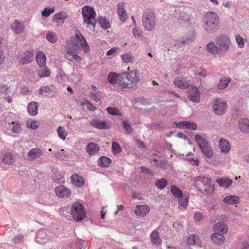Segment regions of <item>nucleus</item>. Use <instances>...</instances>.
I'll return each instance as SVG.
<instances>
[{"mask_svg":"<svg viewBox=\"0 0 249 249\" xmlns=\"http://www.w3.org/2000/svg\"><path fill=\"white\" fill-rule=\"evenodd\" d=\"M74 37V38H72L71 40V43L74 46L70 47L67 49L66 53H64V57L71 62L74 60L77 63H80L82 58L77 54V52L76 48L78 44V41L81 42V45L84 53H87L89 51V47L85 37L80 32L78 31L76 33Z\"/></svg>","mask_w":249,"mask_h":249,"instance_id":"f257e3e1","label":"nucleus"},{"mask_svg":"<svg viewBox=\"0 0 249 249\" xmlns=\"http://www.w3.org/2000/svg\"><path fill=\"white\" fill-rule=\"evenodd\" d=\"M194 186L199 191L206 194L213 193L214 185L212 183V178L205 176H198L193 178Z\"/></svg>","mask_w":249,"mask_h":249,"instance_id":"f03ea898","label":"nucleus"},{"mask_svg":"<svg viewBox=\"0 0 249 249\" xmlns=\"http://www.w3.org/2000/svg\"><path fill=\"white\" fill-rule=\"evenodd\" d=\"M205 29L209 33L215 32L219 29L220 20L217 14L214 12L207 13L203 18Z\"/></svg>","mask_w":249,"mask_h":249,"instance_id":"7ed1b4c3","label":"nucleus"},{"mask_svg":"<svg viewBox=\"0 0 249 249\" xmlns=\"http://www.w3.org/2000/svg\"><path fill=\"white\" fill-rule=\"evenodd\" d=\"M82 13L83 17L84 23H86L88 27L91 26L93 28H95L96 15L94 9L89 6H85L82 8Z\"/></svg>","mask_w":249,"mask_h":249,"instance_id":"20e7f679","label":"nucleus"},{"mask_svg":"<svg viewBox=\"0 0 249 249\" xmlns=\"http://www.w3.org/2000/svg\"><path fill=\"white\" fill-rule=\"evenodd\" d=\"M142 22L144 29L148 31L153 30L155 25V17L153 10H145L142 15Z\"/></svg>","mask_w":249,"mask_h":249,"instance_id":"39448f33","label":"nucleus"},{"mask_svg":"<svg viewBox=\"0 0 249 249\" xmlns=\"http://www.w3.org/2000/svg\"><path fill=\"white\" fill-rule=\"evenodd\" d=\"M195 140L203 154L209 159L212 158L213 155V151L208 142L199 135H195Z\"/></svg>","mask_w":249,"mask_h":249,"instance_id":"423d86ee","label":"nucleus"},{"mask_svg":"<svg viewBox=\"0 0 249 249\" xmlns=\"http://www.w3.org/2000/svg\"><path fill=\"white\" fill-rule=\"evenodd\" d=\"M71 214L75 221L83 220L86 214L83 205L78 201L73 203L71 208Z\"/></svg>","mask_w":249,"mask_h":249,"instance_id":"0eeeda50","label":"nucleus"},{"mask_svg":"<svg viewBox=\"0 0 249 249\" xmlns=\"http://www.w3.org/2000/svg\"><path fill=\"white\" fill-rule=\"evenodd\" d=\"M213 112L218 115L224 114L227 108V104L221 98H216L213 103Z\"/></svg>","mask_w":249,"mask_h":249,"instance_id":"6e6552de","label":"nucleus"},{"mask_svg":"<svg viewBox=\"0 0 249 249\" xmlns=\"http://www.w3.org/2000/svg\"><path fill=\"white\" fill-rule=\"evenodd\" d=\"M216 43L219 47L221 52H227L230 49L231 41L229 37L226 35H221L217 37Z\"/></svg>","mask_w":249,"mask_h":249,"instance_id":"1a4fd4ad","label":"nucleus"},{"mask_svg":"<svg viewBox=\"0 0 249 249\" xmlns=\"http://www.w3.org/2000/svg\"><path fill=\"white\" fill-rule=\"evenodd\" d=\"M188 98L194 103H197L200 100V93L198 88L194 85H189L187 88Z\"/></svg>","mask_w":249,"mask_h":249,"instance_id":"9d476101","label":"nucleus"},{"mask_svg":"<svg viewBox=\"0 0 249 249\" xmlns=\"http://www.w3.org/2000/svg\"><path fill=\"white\" fill-rule=\"evenodd\" d=\"M18 58L19 59V63L22 65L31 63L34 59L33 50H26L18 56Z\"/></svg>","mask_w":249,"mask_h":249,"instance_id":"9b49d317","label":"nucleus"},{"mask_svg":"<svg viewBox=\"0 0 249 249\" xmlns=\"http://www.w3.org/2000/svg\"><path fill=\"white\" fill-rule=\"evenodd\" d=\"M195 39L194 35L190 33L186 35L185 37L182 38L181 39H176L175 40V45L178 47H182L189 43L191 42Z\"/></svg>","mask_w":249,"mask_h":249,"instance_id":"f8f14e48","label":"nucleus"},{"mask_svg":"<svg viewBox=\"0 0 249 249\" xmlns=\"http://www.w3.org/2000/svg\"><path fill=\"white\" fill-rule=\"evenodd\" d=\"M55 193L56 196L59 197H68L71 195V190L63 185L56 187Z\"/></svg>","mask_w":249,"mask_h":249,"instance_id":"ddd939ff","label":"nucleus"},{"mask_svg":"<svg viewBox=\"0 0 249 249\" xmlns=\"http://www.w3.org/2000/svg\"><path fill=\"white\" fill-rule=\"evenodd\" d=\"M43 154V151L39 148H35L31 149L28 153L27 159L29 161H34L39 159Z\"/></svg>","mask_w":249,"mask_h":249,"instance_id":"4468645a","label":"nucleus"},{"mask_svg":"<svg viewBox=\"0 0 249 249\" xmlns=\"http://www.w3.org/2000/svg\"><path fill=\"white\" fill-rule=\"evenodd\" d=\"M150 212V208L147 205H137L135 209L134 213L138 216L143 217Z\"/></svg>","mask_w":249,"mask_h":249,"instance_id":"2eb2a0df","label":"nucleus"},{"mask_svg":"<svg viewBox=\"0 0 249 249\" xmlns=\"http://www.w3.org/2000/svg\"><path fill=\"white\" fill-rule=\"evenodd\" d=\"M124 3L120 2L118 3L117 7V14L118 15L120 20L123 22H125L127 18V14L124 9Z\"/></svg>","mask_w":249,"mask_h":249,"instance_id":"dca6fc26","label":"nucleus"},{"mask_svg":"<svg viewBox=\"0 0 249 249\" xmlns=\"http://www.w3.org/2000/svg\"><path fill=\"white\" fill-rule=\"evenodd\" d=\"M11 28L16 34H20L24 31L25 25L24 22L15 20L12 24Z\"/></svg>","mask_w":249,"mask_h":249,"instance_id":"f3484780","label":"nucleus"},{"mask_svg":"<svg viewBox=\"0 0 249 249\" xmlns=\"http://www.w3.org/2000/svg\"><path fill=\"white\" fill-rule=\"evenodd\" d=\"M213 231L214 232H217L224 235L228 232V227L226 224L223 222H219L214 224L213 227Z\"/></svg>","mask_w":249,"mask_h":249,"instance_id":"a211bd4d","label":"nucleus"},{"mask_svg":"<svg viewBox=\"0 0 249 249\" xmlns=\"http://www.w3.org/2000/svg\"><path fill=\"white\" fill-rule=\"evenodd\" d=\"M36 242L39 244H45L49 240L47 235L46 230L44 229H40L37 231L36 238Z\"/></svg>","mask_w":249,"mask_h":249,"instance_id":"6ab92c4d","label":"nucleus"},{"mask_svg":"<svg viewBox=\"0 0 249 249\" xmlns=\"http://www.w3.org/2000/svg\"><path fill=\"white\" fill-rule=\"evenodd\" d=\"M124 75L123 73H121V75L119 77L117 83L115 85H117V91H119L120 90H122L124 89L131 88L132 86H129V84L126 82L124 81Z\"/></svg>","mask_w":249,"mask_h":249,"instance_id":"aec40b11","label":"nucleus"},{"mask_svg":"<svg viewBox=\"0 0 249 249\" xmlns=\"http://www.w3.org/2000/svg\"><path fill=\"white\" fill-rule=\"evenodd\" d=\"M71 181L72 184L77 187H81L85 184V180L83 177L77 174H74L71 176Z\"/></svg>","mask_w":249,"mask_h":249,"instance_id":"412c9836","label":"nucleus"},{"mask_svg":"<svg viewBox=\"0 0 249 249\" xmlns=\"http://www.w3.org/2000/svg\"><path fill=\"white\" fill-rule=\"evenodd\" d=\"M124 75V77H126L127 80L130 82L132 87L136 85L138 82V77L137 76L136 72L134 71H130L129 73L124 72L123 73Z\"/></svg>","mask_w":249,"mask_h":249,"instance_id":"4be33fe9","label":"nucleus"},{"mask_svg":"<svg viewBox=\"0 0 249 249\" xmlns=\"http://www.w3.org/2000/svg\"><path fill=\"white\" fill-rule=\"evenodd\" d=\"M219 148L224 154H227L231 149L229 142L225 139L221 138L219 142Z\"/></svg>","mask_w":249,"mask_h":249,"instance_id":"5701e85b","label":"nucleus"},{"mask_svg":"<svg viewBox=\"0 0 249 249\" xmlns=\"http://www.w3.org/2000/svg\"><path fill=\"white\" fill-rule=\"evenodd\" d=\"M38 107L39 105L37 102L35 101L31 102L27 106L28 113L33 116L36 115L38 113Z\"/></svg>","mask_w":249,"mask_h":249,"instance_id":"b1692460","label":"nucleus"},{"mask_svg":"<svg viewBox=\"0 0 249 249\" xmlns=\"http://www.w3.org/2000/svg\"><path fill=\"white\" fill-rule=\"evenodd\" d=\"M174 82L177 87L181 89H186L189 86L185 78L182 77H177L174 79Z\"/></svg>","mask_w":249,"mask_h":249,"instance_id":"393cba45","label":"nucleus"},{"mask_svg":"<svg viewBox=\"0 0 249 249\" xmlns=\"http://www.w3.org/2000/svg\"><path fill=\"white\" fill-rule=\"evenodd\" d=\"M67 14L66 12H59L54 15L53 20L54 22L58 24H63L64 23L65 20L67 18Z\"/></svg>","mask_w":249,"mask_h":249,"instance_id":"a878e982","label":"nucleus"},{"mask_svg":"<svg viewBox=\"0 0 249 249\" xmlns=\"http://www.w3.org/2000/svg\"><path fill=\"white\" fill-rule=\"evenodd\" d=\"M238 127L243 132L249 133V120L246 118L240 119L238 123Z\"/></svg>","mask_w":249,"mask_h":249,"instance_id":"bb28decb","label":"nucleus"},{"mask_svg":"<svg viewBox=\"0 0 249 249\" xmlns=\"http://www.w3.org/2000/svg\"><path fill=\"white\" fill-rule=\"evenodd\" d=\"M216 182L222 187L229 188L232 184V180L228 178H218L216 179Z\"/></svg>","mask_w":249,"mask_h":249,"instance_id":"cd10ccee","label":"nucleus"},{"mask_svg":"<svg viewBox=\"0 0 249 249\" xmlns=\"http://www.w3.org/2000/svg\"><path fill=\"white\" fill-rule=\"evenodd\" d=\"M187 243L188 245H196L201 247V241L199 237L195 234L191 235L188 237Z\"/></svg>","mask_w":249,"mask_h":249,"instance_id":"c85d7f7f","label":"nucleus"},{"mask_svg":"<svg viewBox=\"0 0 249 249\" xmlns=\"http://www.w3.org/2000/svg\"><path fill=\"white\" fill-rule=\"evenodd\" d=\"M99 150L98 145L94 142H90L87 146V152L89 155H94L97 154Z\"/></svg>","mask_w":249,"mask_h":249,"instance_id":"c756f323","label":"nucleus"},{"mask_svg":"<svg viewBox=\"0 0 249 249\" xmlns=\"http://www.w3.org/2000/svg\"><path fill=\"white\" fill-rule=\"evenodd\" d=\"M213 242L216 245H221L225 241V237L222 234L214 232L211 236Z\"/></svg>","mask_w":249,"mask_h":249,"instance_id":"7c9ffc66","label":"nucleus"},{"mask_svg":"<svg viewBox=\"0 0 249 249\" xmlns=\"http://www.w3.org/2000/svg\"><path fill=\"white\" fill-rule=\"evenodd\" d=\"M223 201L225 203L229 205L237 204L240 202V198L236 196H228L225 197Z\"/></svg>","mask_w":249,"mask_h":249,"instance_id":"2f4dec72","label":"nucleus"},{"mask_svg":"<svg viewBox=\"0 0 249 249\" xmlns=\"http://www.w3.org/2000/svg\"><path fill=\"white\" fill-rule=\"evenodd\" d=\"M36 60L40 67L45 66L46 60L45 54L41 51H38L36 53Z\"/></svg>","mask_w":249,"mask_h":249,"instance_id":"473e14b6","label":"nucleus"},{"mask_svg":"<svg viewBox=\"0 0 249 249\" xmlns=\"http://www.w3.org/2000/svg\"><path fill=\"white\" fill-rule=\"evenodd\" d=\"M90 125L94 128L100 129H106L108 128L106 122L101 121L98 120H93L91 121L90 122Z\"/></svg>","mask_w":249,"mask_h":249,"instance_id":"72a5a7b5","label":"nucleus"},{"mask_svg":"<svg viewBox=\"0 0 249 249\" xmlns=\"http://www.w3.org/2000/svg\"><path fill=\"white\" fill-rule=\"evenodd\" d=\"M150 238L153 244L155 245L157 247L161 246V239L157 231L155 230L151 232Z\"/></svg>","mask_w":249,"mask_h":249,"instance_id":"f704fd0d","label":"nucleus"},{"mask_svg":"<svg viewBox=\"0 0 249 249\" xmlns=\"http://www.w3.org/2000/svg\"><path fill=\"white\" fill-rule=\"evenodd\" d=\"M206 49L210 53L217 55L220 53L221 51L213 42H211L207 44Z\"/></svg>","mask_w":249,"mask_h":249,"instance_id":"c9c22d12","label":"nucleus"},{"mask_svg":"<svg viewBox=\"0 0 249 249\" xmlns=\"http://www.w3.org/2000/svg\"><path fill=\"white\" fill-rule=\"evenodd\" d=\"M97 162L100 167L107 168L110 166L111 160L107 157L102 156L98 159Z\"/></svg>","mask_w":249,"mask_h":249,"instance_id":"e433bc0d","label":"nucleus"},{"mask_svg":"<svg viewBox=\"0 0 249 249\" xmlns=\"http://www.w3.org/2000/svg\"><path fill=\"white\" fill-rule=\"evenodd\" d=\"M98 22L101 27L104 30H107L110 28V24L109 20L105 17L98 18Z\"/></svg>","mask_w":249,"mask_h":249,"instance_id":"4c0bfd02","label":"nucleus"},{"mask_svg":"<svg viewBox=\"0 0 249 249\" xmlns=\"http://www.w3.org/2000/svg\"><path fill=\"white\" fill-rule=\"evenodd\" d=\"M121 74V73H117L114 72H110L108 74L107 77L108 82L112 85H115Z\"/></svg>","mask_w":249,"mask_h":249,"instance_id":"58836bf2","label":"nucleus"},{"mask_svg":"<svg viewBox=\"0 0 249 249\" xmlns=\"http://www.w3.org/2000/svg\"><path fill=\"white\" fill-rule=\"evenodd\" d=\"M170 191L171 194L174 197L177 198H181L183 197V194L181 190L177 186L172 185L170 187Z\"/></svg>","mask_w":249,"mask_h":249,"instance_id":"ea45409f","label":"nucleus"},{"mask_svg":"<svg viewBox=\"0 0 249 249\" xmlns=\"http://www.w3.org/2000/svg\"><path fill=\"white\" fill-rule=\"evenodd\" d=\"M2 161L7 165H13L14 160L13 155L10 153H6L2 157Z\"/></svg>","mask_w":249,"mask_h":249,"instance_id":"a19ab883","label":"nucleus"},{"mask_svg":"<svg viewBox=\"0 0 249 249\" xmlns=\"http://www.w3.org/2000/svg\"><path fill=\"white\" fill-rule=\"evenodd\" d=\"M231 79L229 76H225L220 79L219 83L217 85V88L220 89H223L227 87Z\"/></svg>","mask_w":249,"mask_h":249,"instance_id":"79ce46f5","label":"nucleus"},{"mask_svg":"<svg viewBox=\"0 0 249 249\" xmlns=\"http://www.w3.org/2000/svg\"><path fill=\"white\" fill-rule=\"evenodd\" d=\"M21 124L18 121H13L9 125L10 129L14 133H18L20 132Z\"/></svg>","mask_w":249,"mask_h":249,"instance_id":"37998d69","label":"nucleus"},{"mask_svg":"<svg viewBox=\"0 0 249 249\" xmlns=\"http://www.w3.org/2000/svg\"><path fill=\"white\" fill-rule=\"evenodd\" d=\"M52 89L49 86H41L38 90V93L44 96H48L51 93Z\"/></svg>","mask_w":249,"mask_h":249,"instance_id":"c03bdc74","label":"nucleus"},{"mask_svg":"<svg viewBox=\"0 0 249 249\" xmlns=\"http://www.w3.org/2000/svg\"><path fill=\"white\" fill-rule=\"evenodd\" d=\"M51 72L46 67H40L38 71V75L39 77H49Z\"/></svg>","mask_w":249,"mask_h":249,"instance_id":"a18cd8bd","label":"nucleus"},{"mask_svg":"<svg viewBox=\"0 0 249 249\" xmlns=\"http://www.w3.org/2000/svg\"><path fill=\"white\" fill-rule=\"evenodd\" d=\"M168 182L166 179L162 178L158 179L155 182V186L159 189H163L167 185Z\"/></svg>","mask_w":249,"mask_h":249,"instance_id":"49530a36","label":"nucleus"},{"mask_svg":"<svg viewBox=\"0 0 249 249\" xmlns=\"http://www.w3.org/2000/svg\"><path fill=\"white\" fill-rule=\"evenodd\" d=\"M178 199V208L181 210L184 211L188 204V198L182 197L181 198Z\"/></svg>","mask_w":249,"mask_h":249,"instance_id":"de8ad7c7","label":"nucleus"},{"mask_svg":"<svg viewBox=\"0 0 249 249\" xmlns=\"http://www.w3.org/2000/svg\"><path fill=\"white\" fill-rule=\"evenodd\" d=\"M57 133L58 137L63 140H65L67 136V132L62 126H59L57 129Z\"/></svg>","mask_w":249,"mask_h":249,"instance_id":"09e8293b","label":"nucleus"},{"mask_svg":"<svg viewBox=\"0 0 249 249\" xmlns=\"http://www.w3.org/2000/svg\"><path fill=\"white\" fill-rule=\"evenodd\" d=\"M121 59L124 63H129L134 61V57L130 53H125L121 55Z\"/></svg>","mask_w":249,"mask_h":249,"instance_id":"8fccbe9b","label":"nucleus"},{"mask_svg":"<svg viewBox=\"0 0 249 249\" xmlns=\"http://www.w3.org/2000/svg\"><path fill=\"white\" fill-rule=\"evenodd\" d=\"M46 39L51 43H54L57 40L56 34L52 32H49L46 36Z\"/></svg>","mask_w":249,"mask_h":249,"instance_id":"3c124183","label":"nucleus"},{"mask_svg":"<svg viewBox=\"0 0 249 249\" xmlns=\"http://www.w3.org/2000/svg\"><path fill=\"white\" fill-rule=\"evenodd\" d=\"M10 93V88L6 85L0 84V97H2L3 95H7Z\"/></svg>","mask_w":249,"mask_h":249,"instance_id":"603ef678","label":"nucleus"},{"mask_svg":"<svg viewBox=\"0 0 249 249\" xmlns=\"http://www.w3.org/2000/svg\"><path fill=\"white\" fill-rule=\"evenodd\" d=\"M106 110L109 114L119 116H121L122 115V114L120 112L119 109L116 107H108L107 108Z\"/></svg>","mask_w":249,"mask_h":249,"instance_id":"864d4df0","label":"nucleus"},{"mask_svg":"<svg viewBox=\"0 0 249 249\" xmlns=\"http://www.w3.org/2000/svg\"><path fill=\"white\" fill-rule=\"evenodd\" d=\"M54 157L55 158L61 160H64L68 158L64 149H61L59 151L55 153Z\"/></svg>","mask_w":249,"mask_h":249,"instance_id":"5fc2aeb1","label":"nucleus"},{"mask_svg":"<svg viewBox=\"0 0 249 249\" xmlns=\"http://www.w3.org/2000/svg\"><path fill=\"white\" fill-rule=\"evenodd\" d=\"M236 42L239 48H243L245 46V40L240 35H237L235 36Z\"/></svg>","mask_w":249,"mask_h":249,"instance_id":"6e6d98bb","label":"nucleus"},{"mask_svg":"<svg viewBox=\"0 0 249 249\" xmlns=\"http://www.w3.org/2000/svg\"><path fill=\"white\" fill-rule=\"evenodd\" d=\"M132 34L135 38L141 37L143 35L142 31L136 26L133 28Z\"/></svg>","mask_w":249,"mask_h":249,"instance_id":"4d7b16f0","label":"nucleus"},{"mask_svg":"<svg viewBox=\"0 0 249 249\" xmlns=\"http://www.w3.org/2000/svg\"><path fill=\"white\" fill-rule=\"evenodd\" d=\"M88 246L86 241L78 239L76 242V247L78 249H85Z\"/></svg>","mask_w":249,"mask_h":249,"instance_id":"13d9d810","label":"nucleus"},{"mask_svg":"<svg viewBox=\"0 0 249 249\" xmlns=\"http://www.w3.org/2000/svg\"><path fill=\"white\" fill-rule=\"evenodd\" d=\"M99 92H90L89 94V97L93 101L98 102L100 100V96L99 95Z\"/></svg>","mask_w":249,"mask_h":249,"instance_id":"bf43d9fd","label":"nucleus"},{"mask_svg":"<svg viewBox=\"0 0 249 249\" xmlns=\"http://www.w3.org/2000/svg\"><path fill=\"white\" fill-rule=\"evenodd\" d=\"M206 216L203 213L197 211L195 212L194 216V218L196 221H200L204 219L205 217Z\"/></svg>","mask_w":249,"mask_h":249,"instance_id":"052dcab7","label":"nucleus"},{"mask_svg":"<svg viewBox=\"0 0 249 249\" xmlns=\"http://www.w3.org/2000/svg\"><path fill=\"white\" fill-rule=\"evenodd\" d=\"M194 73L202 77H206L207 75L206 71L201 68H197L195 70Z\"/></svg>","mask_w":249,"mask_h":249,"instance_id":"680f3d73","label":"nucleus"},{"mask_svg":"<svg viewBox=\"0 0 249 249\" xmlns=\"http://www.w3.org/2000/svg\"><path fill=\"white\" fill-rule=\"evenodd\" d=\"M112 150L113 153L119 154L121 152V148L117 142H113L112 143Z\"/></svg>","mask_w":249,"mask_h":249,"instance_id":"e2e57ef3","label":"nucleus"},{"mask_svg":"<svg viewBox=\"0 0 249 249\" xmlns=\"http://www.w3.org/2000/svg\"><path fill=\"white\" fill-rule=\"evenodd\" d=\"M122 124L124 129L126 131L128 134H130L132 132V128L130 124L126 121H123Z\"/></svg>","mask_w":249,"mask_h":249,"instance_id":"0e129e2a","label":"nucleus"},{"mask_svg":"<svg viewBox=\"0 0 249 249\" xmlns=\"http://www.w3.org/2000/svg\"><path fill=\"white\" fill-rule=\"evenodd\" d=\"M54 11V9L53 7L51 8L46 7L42 12V15L43 17H47L53 13Z\"/></svg>","mask_w":249,"mask_h":249,"instance_id":"69168bd1","label":"nucleus"},{"mask_svg":"<svg viewBox=\"0 0 249 249\" xmlns=\"http://www.w3.org/2000/svg\"><path fill=\"white\" fill-rule=\"evenodd\" d=\"M82 105L86 106L87 109L91 111H94L96 109V107L88 100H86Z\"/></svg>","mask_w":249,"mask_h":249,"instance_id":"338daca9","label":"nucleus"},{"mask_svg":"<svg viewBox=\"0 0 249 249\" xmlns=\"http://www.w3.org/2000/svg\"><path fill=\"white\" fill-rule=\"evenodd\" d=\"M27 126L29 128L36 129L38 128V125L35 121H28L27 122Z\"/></svg>","mask_w":249,"mask_h":249,"instance_id":"774afa93","label":"nucleus"}]
</instances>
